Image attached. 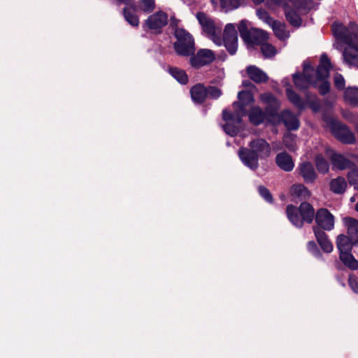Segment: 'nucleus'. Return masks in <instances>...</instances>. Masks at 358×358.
I'll list each match as a JSON object with an SVG mask.
<instances>
[{"instance_id": "f257e3e1", "label": "nucleus", "mask_w": 358, "mask_h": 358, "mask_svg": "<svg viewBox=\"0 0 358 358\" xmlns=\"http://www.w3.org/2000/svg\"><path fill=\"white\" fill-rule=\"evenodd\" d=\"M195 17L200 24L203 31L217 45L222 44L231 55L237 50L238 36L236 27L234 24H227L224 30L223 38H221L220 27L215 24L214 20L203 12H197Z\"/></svg>"}, {"instance_id": "f03ea898", "label": "nucleus", "mask_w": 358, "mask_h": 358, "mask_svg": "<svg viewBox=\"0 0 358 358\" xmlns=\"http://www.w3.org/2000/svg\"><path fill=\"white\" fill-rule=\"evenodd\" d=\"M238 101L233 103L234 112L231 113L227 110L222 112V117L226 121L223 126L224 131L231 136H235L238 132V125L241 122V118L246 114L244 106L253 102L254 99L251 92L248 91L240 92L238 94Z\"/></svg>"}, {"instance_id": "7ed1b4c3", "label": "nucleus", "mask_w": 358, "mask_h": 358, "mask_svg": "<svg viewBox=\"0 0 358 358\" xmlns=\"http://www.w3.org/2000/svg\"><path fill=\"white\" fill-rule=\"evenodd\" d=\"M271 153V148L263 138H257L250 142L249 148H240L238 154L241 162L252 170L259 166V159L267 158Z\"/></svg>"}, {"instance_id": "20e7f679", "label": "nucleus", "mask_w": 358, "mask_h": 358, "mask_svg": "<svg viewBox=\"0 0 358 358\" xmlns=\"http://www.w3.org/2000/svg\"><path fill=\"white\" fill-rule=\"evenodd\" d=\"M286 213L289 221L297 227H301L303 222L311 223L315 217L314 208L306 202L302 203L299 208L293 205H288Z\"/></svg>"}, {"instance_id": "39448f33", "label": "nucleus", "mask_w": 358, "mask_h": 358, "mask_svg": "<svg viewBox=\"0 0 358 358\" xmlns=\"http://www.w3.org/2000/svg\"><path fill=\"white\" fill-rule=\"evenodd\" d=\"M271 3L282 6L285 8V12L287 20L291 24L295 27H299L301 24V20L299 15L296 13L295 10H299L301 9L308 8L310 5L311 0H270Z\"/></svg>"}, {"instance_id": "423d86ee", "label": "nucleus", "mask_w": 358, "mask_h": 358, "mask_svg": "<svg viewBox=\"0 0 358 358\" xmlns=\"http://www.w3.org/2000/svg\"><path fill=\"white\" fill-rule=\"evenodd\" d=\"M176 41L173 48L177 55L182 57H189L195 51L194 39L192 34L183 28H176L174 31Z\"/></svg>"}, {"instance_id": "0eeeda50", "label": "nucleus", "mask_w": 358, "mask_h": 358, "mask_svg": "<svg viewBox=\"0 0 358 358\" xmlns=\"http://www.w3.org/2000/svg\"><path fill=\"white\" fill-rule=\"evenodd\" d=\"M332 31L337 38L358 52V26L355 23L351 22L346 27L341 23L335 22L332 25Z\"/></svg>"}, {"instance_id": "6e6552de", "label": "nucleus", "mask_w": 358, "mask_h": 358, "mask_svg": "<svg viewBox=\"0 0 358 358\" xmlns=\"http://www.w3.org/2000/svg\"><path fill=\"white\" fill-rule=\"evenodd\" d=\"M314 70L307 62L303 63V73L293 75V80L295 86L299 90L308 89L310 86H316L317 81L314 76Z\"/></svg>"}, {"instance_id": "1a4fd4ad", "label": "nucleus", "mask_w": 358, "mask_h": 358, "mask_svg": "<svg viewBox=\"0 0 358 358\" xmlns=\"http://www.w3.org/2000/svg\"><path fill=\"white\" fill-rule=\"evenodd\" d=\"M169 22L168 15L162 10H158L150 15L145 21L144 24L155 33L161 32Z\"/></svg>"}, {"instance_id": "9d476101", "label": "nucleus", "mask_w": 358, "mask_h": 358, "mask_svg": "<svg viewBox=\"0 0 358 358\" xmlns=\"http://www.w3.org/2000/svg\"><path fill=\"white\" fill-rule=\"evenodd\" d=\"M189 63L192 66L199 69L213 62L215 59L214 52L209 49H201L196 54L190 55Z\"/></svg>"}, {"instance_id": "9b49d317", "label": "nucleus", "mask_w": 358, "mask_h": 358, "mask_svg": "<svg viewBox=\"0 0 358 358\" xmlns=\"http://www.w3.org/2000/svg\"><path fill=\"white\" fill-rule=\"evenodd\" d=\"M315 222L322 230L331 231L334 227V216L326 208H320L315 213Z\"/></svg>"}, {"instance_id": "f8f14e48", "label": "nucleus", "mask_w": 358, "mask_h": 358, "mask_svg": "<svg viewBox=\"0 0 358 358\" xmlns=\"http://www.w3.org/2000/svg\"><path fill=\"white\" fill-rule=\"evenodd\" d=\"M331 130L335 137L344 143H352L355 141V136L352 131L339 122H332Z\"/></svg>"}, {"instance_id": "ddd939ff", "label": "nucleus", "mask_w": 358, "mask_h": 358, "mask_svg": "<svg viewBox=\"0 0 358 358\" xmlns=\"http://www.w3.org/2000/svg\"><path fill=\"white\" fill-rule=\"evenodd\" d=\"M276 165L282 171L289 172L294 169V162L291 155L286 152H281L275 157Z\"/></svg>"}, {"instance_id": "4468645a", "label": "nucleus", "mask_w": 358, "mask_h": 358, "mask_svg": "<svg viewBox=\"0 0 358 358\" xmlns=\"http://www.w3.org/2000/svg\"><path fill=\"white\" fill-rule=\"evenodd\" d=\"M298 170L306 182H313L315 180L317 174L311 163L307 162L301 163Z\"/></svg>"}, {"instance_id": "2eb2a0df", "label": "nucleus", "mask_w": 358, "mask_h": 358, "mask_svg": "<svg viewBox=\"0 0 358 358\" xmlns=\"http://www.w3.org/2000/svg\"><path fill=\"white\" fill-rule=\"evenodd\" d=\"M330 159L333 167L339 170H344L351 167L352 163L341 154L331 151Z\"/></svg>"}, {"instance_id": "dca6fc26", "label": "nucleus", "mask_w": 358, "mask_h": 358, "mask_svg": "<svg viewBox=\"0 0 358 358\" xmlns=\"http://www.w3.org/2000/svg\"><path fill=\"white\" fill-rule=\"evenodd\" d=\"M268 38V34L259 29H251L248 34V39H245V42L248 44H262Z\"/></svg>"}, {"instance_id": "f3484780", "label": "nucleus", "mask_w": 358, "mask_h": 358, "mask_svg": "<svg viewBox=\"0 0 358 358\" xmlns=\"http://www.w3.org/2000/svg\"><path fill=\"white\" fill-rule=\"evenodd\" d=\"M313 231L322 249L326 252H331L333 250V245L328 239L326 233L318 227H313Z\"/></svg>"}, {"instance_id": "a211bd4d", "label": "nucleus", "mask_w": 358, "mask_h": 358, "mask_svg": "<svg viewBox=\"0 0 358 358\" xmlns=\"http://www.w3.org/2000/svg\"><path fill=\"white\" fill-rule=\"evenodd\" d=\"M345 227L347 229L348 236L355 243H358V220L347 217L343 220Z\"/></svg>"}, {"instance_id": "6ab92c4d", "label": "nucleus", "mask_w": 358, "mask_h": 358, "mask_svg": "<svg viewBox=\"0 0 358 358\" xmlns=\"http://www.w3.org/2000/svg\"><path fill=\"white\" fill-rule=\"evenodd\" d=\"M246 72L249 78L256 83H266L268 80L266 73L256 66H248Z\"/></svg>"}, {"instance_id": "aec40b11", "label": "nucleus", "mask_w": 358, "mask_h": 358, "mask_svg": "<svg viewBox=\"0 0 358 358\" xmlns=\"http://www.w3.org/2000/svg\"><path fill=\"white\" fill-rule=\"evenodd\" d=\"M190 94L194 103H201L208 96L207 88L203 85L198 83L190 89Z\"/></svg>"}, {"instance_id": "412c9836", "label": "nucleus", "mask_w": 358, "mask_h": 358, "mask_svg": "<svg viewBox=\"0 0 358 358\" xmlns=\"http://www.w3.org/2000/svg\"><path fill=\"white\" fill-rule=\"evenodd\" d=\"M331 64L328 57L326 55L321 56L320 64L317 68L315 79L324 80L329 76Z\"/></svg>"}, {"instance_id": "4be33fe9", "label": "nucleus", "mask_w": 358, "mask_h": 358, "mask_svg": "<svg viewBox=\"0 0 358 358\" xmlns=\"http://www.w3.org/2000/svg\"><path fill=\"white\" fill-rule=\"evenodd\" d=\"M280 120L287 129L295 130L299 127V122L297 117L289 110L283 111L280 115Z\"/></svg>"}, {"instance_id": "5701e85b", "label": "nucleus", "mask_w": 358, "mask_h": 358, "mask_svg": "<svg viewBox=\"0 0 358 358\" xmlns=\"http://www.w3.org/2000/svg\"><path fill=\"white\" fill-rule=\"evenodd\" d=\"M330 190L335 194H341L345 192L348 183L343 177L332 179L329 183Z\"/></svg>"}, {"instance_id": "b1692460", "label": "nucleus", "mask_w": 358, "mask_h": 358, "mask_svg": "<svg viewBox=\"0 0 358 358\" xmlns=\"http://www.w3.org/2000/svg\"><path fill=\"white\" fill-rule=\"evenodd\" d=\"M353 241L345 235H339L337 237L336 245L340 254L351 252Z\"/></svg>"}, {"instance_id": "393cba45", "label": "nucleus", "mask_w": 358, "mask_h": 358, "mask_svg": "<svg viewBox=\"0 0 358 358\" xmlns=\"http://www.w3.org/2000/svg\"><path fill=\"white\" fill-rule=\"evenodd\" d=\"M270 27L272 28L276 37L280 40H285L289 38V33L286 30L285 24L274 20Z\"/></svg>"}, {"instance_id": "a878e982", "label": "nucleus", "mask_w": 358, "mask_h": 358, "mask_svg": "<svg viewBox=\"0 0 358 358\" xmlns=\"http://www.w3.org/2000/svg\"><path fill=\"white\" fill-rule=\"evenodd\" d=\"M290 194L293 197L301 199H306L310 196L308 189L301 184L293 185L290 188Z\"/></svg>"}, {"instance_id": "bb28decb", "label": "nucleus", "mask_w": 358, "mask_h": 358, "mask_svg": "<svg viewBox=\"0 0 358 358\" xmlns=\"http://www.w3.org/2000/svg\"><path fill=\"white\" fill-rule=\"evenodd\" d=\"M169 72L180 84L185 85L188 83V76L184 70L171 67L169 69Z\"/></svg>"}, {"instance_id": "cd10ccee", "label": "nucleus", "mask_w": 358, "mask_h": 358, "mask_svg": "<svg viewBox=\"0 0 358 358\" xmlns=\"http://www.w3.org/2000/svg\"><path fill=\"white\" fill-rule=\"evenodd\" d=\"M341 261L349 268L356 270L358 268V262L355 259L351 252L340 254Z\"/></svg>"}, {"instance_id": "c85d7f7f", "label": "nucleus", "mask_w": 358, "mask_h": 358, "mask_svg": "<svg viewBox=\"0 0 358 358\" xmlns=\"http://www.w3.org/2000/svg\"><path fill=\"white\" fill-rule=\"evenodd\" d=\"M344 99L348 103L354 106H358V88H347L344 92Z\"/></svg>"}, {"instance_id": "c756f323", "label": "nucleus", "mask_w": 358, "mask_h": 358, "mask_svg": "<svg viewBox=\"0 0 358 358\" xmlns=\"http://www.w3.org/2000/svg\"><path fill=\"white\" fill-rule=\"evenodd\" d=\"M249 117L252 123L258 125L264 120L265 114L259 108L254 107L249 114Z\"/></svg>"}, {"instance_id": "7c9ffc66", "label": "nucleus", "mask_w": 358, "mask_h": 358, "mask_svg": "<svg viewBox=\"0 0 358 358\" xmlns=\"http://www.w3.org/2000/svg\"><path fill=\"white\" fill-rule=\"evenodd\" d=\"M343 57L344 62L348 66H358V55L352 52L350 48L343 50Z\"/></svg>"}, {"instance_id": "2f4dec72", "label": "nucleus", "mask_w": 358, "mask_h": 358, "mask_svg": "<svg viewBox=\"0 0 358 358\" xmlns=\"http://www.w3.org/2000/svg\"><path fill=\"white\" fill-rule=\"evenodd\" d=\"M155 8V0H139L137 9L144 13H151Z\"/></svg>"}, {"instance_id": "473e14b6", "label": "nucleus", "mask_w": 358, "mask_h": 358, "mask_svg": "<svg viewBox=\"0 0 358 358\" xmlns=\"http://www.w3.org/2000/svg\"><path fill=\"white\" fill-rule=\"evenodd\" d=\"M315 165L317 171L323 174L329 172V164L328 162L321 155H318L315 157Z\"/></svg>"}, {"instance_id": "72a5a7b5", "label": "nucleus", "mask_w": 358, "mask_h": 358, "mask_svg": "<svg viewBox=\"0 0 358 358\" xmlns=\"http://www.w3.org/2000/svg\"><path fill=\"white\" fill-rule=\"evenodd\" d=\"M123 15L126 21L133 27H138L139 24L138 17L135 13L127 8L123 10Z\"/></svg>"}, {"instance_id": "f704fd0d", "label": "nucleus", "mask_w": 358, "mask_h": 358, "mask_svg": "<svg viewBox=\"0 0 358 358\" xmlns=\"http://www.w3.org/2000/svg\"><path fill=\"white\" fill-rule=\"evenodd\" d=\"M286 94L289 100L296 107H298L299 108H302L303 107V103L301 101V98L292 89L287 88L286 90Z\"/></svg>"}, {"instance_id": "c9c22d12", "label": "nucleus", "mask_w": 358, "mask_h": 358, "mask_svg": "<svg viewBox=\"0 0 358 358\" xmlns=\"http://www.w3.org/2000/svg\"><path fill=\"white\" fill-rule=\"evenodd\" d=\"M283 143L289 150H295L296 149V136L289 133L286 134L283 137Z\"/></svg>"}, {"instance_id": "e433bc0d", "label": "nucleus", "mask_w": 358, "mask_h": 358, "mask_svg": "<svg viewBox=\"0 0 358 358\" xmlns=\"http://www.w3.org/2000/svg\"><path fill=\"white\" fill-rule=\"evenodd\" d=\"M261 51L263 55L266 58L272 57L277 53L276 48L271 44H269L266 42L262 43L261 44Z\"/></svg>"}, {"instance_id": "4c0bfd02", "label": "nucleus", "mask_w": 358, "mask_h": 358, "mask_svg": "<svg viewBox=\"0 0 358 358\" xmlns=\"http://www.w3.org/2000/svg\"><path fill=\"white\" fill-rule=\"evenodd\" d=\"M244 0H220L222 8L226 10H233L238 8Z\"/></svg>"}, {"instance_id": "58836bf2", "label": "nucleus", "mask_w": 358, "mask_h": 358, "mask_svg": "<svg viewBox=\"0 0 358 358\" xmlns=\"http://www.w3.org/2000/svg\"><path fill=\"white\" fill-rule=\"evenodd\" d=\"M238 29L240 35L244 41L245 39H248V34L250 33V30L248 29V22L245 20H241L238 25Z\"/></svg>"}, {"instance_id": "ea45409f", "label": "nucleus", "mask_w": 358, "mask_h": 358, "mask_svg": "<svg viewBox=\"0 0 358 358\" xmlns=\"http://www.w3.org/2000/svg\"><path fill=\"white\" fill-rule=\"evenodd\" d=\"M350 185L358 190V169H354L350 171L347 175Z\"/></svg>"}, {"instance_id": "a19ab883", "label": "nucleus", "mask_w": 358, "mask_h": 358, "mask_svg": "<svg viewBox=\"0 0 358 358\" xmlns=\"http://www.w3.org/2000/svg\"><path fill=\"white\" fill-rule=\"evenodd\" d=\"M257 15L259 19L268 24L269 26L274 22V20L272 19L268 13L264 10L258 9L257 10Z\"/></svg>"}, {"instance_id": "79ce46f5", "label": "nucleus", "mask_w": 358, "mask_h": 358, "mask_svg": "<svg viewBox=\"0 0 358 358\" xmlns=\"http://www.w3.org/2000/svg\"><path fill=\"white\" fill-rule=\"evenodd\" d=\"M261 100L263 102L271 103L274 107H278V103L274 96L270 93H265L261 95Z\"/></svg>"}, {"instance_id": "37998d69", "label": "nucleus", "mask_w": 358, "mask_h": 358, "mask_svg": "<svg viewBox=\"0 0 358 358\" xmlns=\"http://www.w3.org/2000/svg\"><path fill=\"white\" fill-rule=\"evenodd\" d=\"M258 190H259V192L260 195L266 201H267L269 203H272L273 202V197L271 196V192H269V190L267 188H266V187H264L263 186H259V188H258Z\"/></svg>"}, {"instance_id": "c03bdc74", "label": "nucleus", "mask_w": 358, "mask_h": 358, "mask_svg": "<svg viewBox=\"0 0 358 358\" xmlns=\"http://www.w3.org/2000/svg\"><path fill=\"white\" fill-rule=\"evenodd\" d=\"M208 96L213 99H217L222 94L220 90L217 87L210 86L207 88Z\"/></svg>"}, {"instance_id": "a18cd8bd", "label": "nucleus", "mask_w": 358, "mask_h": 358, "mask_svg": "<svg viewBox=\"0 0 358 358\" xmlns=\"http://www.w3.org/2000/svg\"><path fill=\"white\" fill-rule=\"evenodd\" d=\"M334 84L338 89H343L345 87V80L342 75L336 73L334 78Z\"/></svg>"}, {"instance_id": "49530a36", "label": "nucleus", "mask_w": 358, "mask_h": 358, "mask_svg": "<svg viewBox=\"0 0 358 358\" xmlns=\"http://www.w3.org/2000/svg\"><path fill=\"white\" fill-rule=\"evenodd\" d=\"M315 80H316L317 83L318 81H321V84L319 86L320 92L322 94H325L326 93H327L329 92V82H327L325 79H324V80H317V79H315Z\"/></svg>"}, {"instance_id": "de8ad7c7", "label": "nucleus", "mask_w": 358, "mask_h": 358, "mask_svg": "<svg viewBox=\"0 0 358 358\" xmlns=\"http://www.w3.org/2000/svg\"><path fill=\"white\" fill-rule=\"evenodd\" d=\"M308 250L316 256L320 255V251L314 241H309L307 244Z\"/></svg>"}, {"instance_id": "09e8293b", "label": "nucleus", "mask_w": 358, "mask_h": 358, "mask_svg": "<svg viewBox=\"0 0 358 358\" xmlns=\"http://www.w3.org/2000/svg\"><path fill=\"white\" fill-rule=\"evenodd\" d=\"M349 285L355 292H358V281L355 276L349 277Z\"/></svg>"}, {"instance_id": "8fccbe9b", "label": "nucleus", "mask_w": 358, "mask_h": 358, "mask_svg": "<svg viewBox=\"0 0 358 358\" xmlns=\"http://www.w3.org/2000/svg\"><path fill=\"white\" fill-rule=\"evenodd\" d=\"M178 23H179V20L178 19H176L174 17H171V19H170V24H171V27H176V29L178 28Z\"/></svg>"}, {"instance_id": "3c124183", "label": "nucleus", "mask_w": 358, "mask_h": 358, "mask_svg": "<svg viewBox=\"0 0 358 358\" xmlns=\"http://www.w3.org/2000/svg\"><path fill=\"white\" fill-rule=\"evenodd\" d=\"M120 2L129 4L132 0H118Z\"/></svg>"}, {"instance_id": "603ef678", "label": "nucleus", "mask_w": 358, "mask_h": 358, "mask_svg": "<svg viewBox=\"0 0 358 358\" xmlns=\"http://www.w3.org/2000/svg\"><path fill=\"white\" fill-rule=\"evenodd\" d=\"M243 85L245 87H248L250 85H251V83L249 81H243Z\"/></svg>"}, {"instance_id": "864d4df0", "label": "nucleus", "mask_w": 358, "mask_h": 358, "mask_svg": "<svg viewBox=\"0 0 358 358\" xmlns=\"http://www.w3.org/2000/svg\"><path fill=\"white\" fill-rule=\"evenodd\" d=\"M255 3L259 4L264 1V0H252Z\"/></svg>"}, {"instance_id": "5fc2aeb1", "label": "nucleus", "mask_w": 358, "mask_h": 358, "mask_svg": "<svg viewBox=\"0 0 358 358\" xmlns=\"http://www.w3.org/2000/svg\"><path fill=\"white\" fill-rule=\"evenodd\" d=\"M356 201V198H355V196H353L350 198V201L351 202H355Z\"/></svg>"}, {"instance_id": "6e6d98bb", "label": "nucleus", "mask_w": 358, "mask_h": 358, "mask_svg": "<svg viewBox=\"0 0 358 358\" xmlns=\"http://www.w3.org/2000/svg\"><path fill=\"white\" fill-rule=\"evenodd\" d=\"M355 210L358 212V201L357 203L355 205Z\"/></svg>"}, {"instance_id": "4d7b16f0", "label": "nucleus", "mask_w": 358, "mask_h": 358, "mask_svg": "<svg viewBox=\"0 0 358 358\" xmlns=\"http://www.w3.org/2000/svg\"><path fill=\"white\" fill-rule=\"evenodd\" d=\"M275 113V111H273V112H271V114L272 115H273Z\"/></svg>"}, {"instance_id": "13d9d810", "label": "nucleus", "mask_w": 358, "mask_h": 358, "mask_svg": "<svg viewBox=\"0 0 358 358\" xmlns=\"http://www.w3.org/2000/svg\"><path fill=\"white\" fill-rule=\"evenodd\" d=\"M211 2H212V3H214V0H211Z\"/></svg>"}]
</instances>
